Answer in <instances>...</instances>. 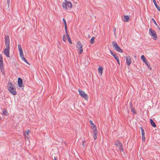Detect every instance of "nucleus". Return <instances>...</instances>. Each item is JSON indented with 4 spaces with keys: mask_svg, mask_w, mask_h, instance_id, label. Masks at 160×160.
Instances as JSON below:
<instances>
[{
    "mask_svg": "<svg viewBox=\"0 0 160 160\" xmlns=\"http://www.w3.org/2000/svg\"><path fill=\"white\" fill-rule=\"evenodd\" d=\"M122 18L123 21L126 22H128L130 19V18L127 15L124 16L123 18L122 17Z\"/></svg>",
    "mask_w": 160,
    "mask_h": 160,
    "instance_id": "nucleus-14",
    "label": "nucleus"
},
{
    "mask_svg": "<svg viewBox=\"0 0 160 160\" xmlns=\"http://www.w3.org/2000/svg\"><path fill=\"white\" fill-rule=\"evenodd\" d=\"M4 53L8 57H9V49L5 48L4 50Z\"/></svg>",
    "mask_w": 160,
    "mask_h": 160,
    "instance_id": "nucleus-10",
    "label": "nucleus"
},
{
    "mask_svg": "<svg viewBox=\"0 0 160 160\" xmlns=\"http://www.w3.org/2000/svg\"><path fill=\"white\" fill-rule=\"evenodd\" d=\"M141 59L143 61V62L145 61L146 60L145 56L143 55H142L141 56Z\"/></svg>",
    "mask_w": 160,
    "mask_h": 160,
    "instance_id": "nucleus-22",
    "label": "nucleus"
},
{
    "mask_svg": "<svg viewBox=\"0 0 160 160\" xmlns=\"http://www.w3.org/2000/svg\"><path fill=\"white\" fill-rule=\"evenodd\" d=\"M150 122L151 124L152 127H153L154 128H155L156 127V124L153 121V120L152 119H150Z\"/></svg>",
    "mask_w": 160,
    "mask_h": 160,
    "instance_id": "nucleus-18",
    "label": "nucleus"
},
{
    "mask_svg": "<svg viewBox=\"0 0 160 160\" xmlns=\"http://www.w3.org/2000/svg\"><path fill=\"white\" fill-rule=\"evenodd\" d=\"M65 37V36L64 35V36H63V40H64Z\"/></svg>",
    "mask_w": 160,
    "mask_h": 160,
    "instance_id": "nucleus-44",
    "label": "nucleus"
},
{
    "mask_svg": "<svg viewBox=\"0 0 160 160\" xmlns=\"http://www.w3.org/2000/svg\"><path fill=\"white\" fill-rule=\"evenodd\" d=\"M18 84L19 86L21 87L22 86V80L21 78H19L18 79Z\"/></svg>",
    "mask_w": 160,
    "mask_h": 160,
    "instance_id": "nucleus-13",
    "label": "nucleus"
},
{
    "mask_svg": "<svg viewBox=\"0 0 160 160\" xmlns=\"http://www.w3.org/2000/svg\"><path fill=\"white\" fill-rule=\"evenodd\" d=\"M158 27V29L159 30H160V28L159 27V26H157Z\"/></svg>",
    "mask_w": 160,
    "mask_h": 160,
    "instance_id": "nucleus-45",
    "label": "nucleus"
},
{
    "mask_svg": "<svg viewBox=\"0 0 160 160\" xmlns=\"http://www.w3.org/2000/svg\"><path fill=\"white\" fill-rule=\"evenodd\" d=\"M2 114L5 116H7L8 114V111L6 109H4L3 110Z\"/></svg>",
    "mask_w": 160,
    "mask_h": 160,
    "instance_id": "nucleus-19",
    "label": "nucleus"
},
{
    "mask_svg": "<svg viewBox=\"0 0 160 160\" xmlns=\"http://www.w3.org/2000/svg\"><path fill=\"white\" fill-rule=\"evenodd\" d=\"M152 20L153 22V23H154V24L157 26H158V25L157 24L155 20L153 18H152Z\"/></svg>",
    "mask_w": 160,
    "mask_h": 160,
    "instance_id": "nucleus-28",
    "label": "nucleus"
},
{
    "mask_svg": "<svg viewBox=\"0 0 160 160\" xmlns=\"http://www.w3.org/2000/svg\"><path fill=\"white\" fill-rule=\"evenodd\" d=\"M5 40H9V37L8 36H5Z\"/></svg>",
    "mask_w": 160,
    "mask_h": 160,
    "instance_id": "nucleus-30",
    "label": "nucleus"
},
{
    "mask_svg": "<svg viewBox=\"0 0 160 160\" xmlns=\"http://www.w3.org/2000/svg\"><path fill=\"white\" fill-rule=\"evenodd\" d=\"M18 48L19 51H22V48L20 44H18Z\"/></svg>",
    "mask_w": 160,
    "mask_h": 160,
    "instance_id": "nucleus-24",
    "label": "nucleus"
},
{
    "mask_svg": "<svg viewBox=\"0 0 160 160\" xmlns=\"http://www.w3.org/2000/svg\"><path fill=\"white\" fill-rule=\"evenodd\" d=\"M3 63L2 60V57L1 54H0V69L1 72L3 70Z\"/></svg>",
    "mask_w": 160,
    "mask_h": 160,
    "instance_id": "nucleus-7",
    "label": "nucleus"
},
{
    "mask_svg": "<svg viewBox=\"0 0 160 160\" xmlns=\"http://www.w3.org/2000/svg\"><path fill=\"white\" fill-rule=\"evenodd\" d=\"M54 160H57V158L55 157H54Z\"/></svg>",
    "mask_w": 160,
    "mask_h": 160,
    "instance_id": "nucleus-43",
    "label": "nucleus"
},
{
    "mask_svg": "<svg viewBox=\"0 0 160 160\" xmlns=\"http://www.w3.org/2000/svg\"><path fill=\"white\" fill-rule=\"evenodd\" d=\"M19 53L20 57L22 58L23 56H24L23 54V51H19Z\"/></svg>",
    "mask_w": 160,
    "mask_h": 160,
    "instance_id": "nucleus-25",
    "label": "nucleus"
},
{
    "mask_svg": "<svg viewBox=\"0 0 160 160\" xmlns=\"http://www.w3.org/2000/svg\"><path fill=\"white\" fill-rule=\"evenodd\" d=\"M153 2L156 8L159 11H160V7L157 4V3L156 2L155 0H153Z\"/></svg>",
    "mask_w": 160,
    "mask_h": 160,
    "instance_id": "nucleus-15",
    "label": "nucleus"
},
{
    "mask_svg": "<svg viewBox=\"0 0 160 160\" xmlns=\"http://www.w3.org/2000/svg\"><path fill=\"white\" fill-rule=\"evenodd\" d=\"M116 61L118 62V63L119 65H120V62H119V58H117V59H116Z\"/></svg>",
    "mask_w": 160,
    "mask_h": 160,
    "instance_id": "nucleus-34",
    "label": "nucleus"
},
{
    "mask_svg": "<svg viewBox=\"0 0 160 160\" xmlns=\"http://www.w3.org/2000/svg\"><path fill=\"white\" fill-rule=\"evenodd\" d=\"M72 6V3L66 0H65L64 2L62 3V7L65 10L71 8Z\"/></svg>",
    "mask_w": 160,
    "mask_h": 160,
    "instance_id": "nucleus-2",
    "label": "nucleus"
},
{
    "mask_svg": "<svg viewBox=\"0 0 160 160\" xmlns=\"http://www.w3.org/2000/svg\"><path fill=\"white\" fill-rule=\"evenodd\" d=\"M68 41L70 43V44L72 43V41Z\"/></svg>",
    "mask_w": 160,
    "mask_h": 160,
    "instance_id": "nucleus-41",
    "label": "nucleus"
},
{
    "mask_svg": "<svg viewBox=\"0 0 160 160\" xmlns=\"http://www.w3.org/2000/svg\"><path fill=\"white\" fill-rule=\"evenodd\" d=\"M30 130H28L26 131L25 132H23V135L25 138H28L29 133L30 132Z\"/></svg>",
    "mask_w": 160,
    "mask_h": 160,
    "instance_id": "nucleus-11",
    "label": "nucleus"
},
{
    "mask_svg": "<svg viewBox=\"0 0 160 160\" xmlns=\"http://www.w3.org/2000/svg\"><path fill=\"white\" fill-rule=\"evenodd\" d=\"M115 144L117 146H118V147H121L122 148V150H123V148L122 147V145L121 144V142L120 141H117L116 142H115Z\"/></svg>",
    "mask_w": 160,
    "mask_h": 160,
    "instance_id": "nucleus-12",
    "label": "nucleus"
},
{
    "mask_svg": "<svg viewBox=\"0 0 160 160\" xmlns=\"http://www.w3.org/2000/svg\"><path fill=\"white\" fill-rule=\"evenodd\" d=\"M94 42V41H90V43L91 44H93Z\"/></svg>",
    "mask_w": 160,
    "mask_h": 160,
    "instance_id": "nucleus-37",
    "label": "nucleus"
},
{
    "mask_svg": "<svg viewBox=\"0 0 160 160\" xmlns=\"http://www.w3.org/2000/svg\"><path fill=\"white\" fill-rule=\"evenodd\" d=\"M110 51L111 55L114 57L115 59H117V58H118V57L117 55L114 53L111 50H110Z\"/></svg>",
    "mask_w": 160,
    "mask_h": 160,
    "instance_id": "nucleus-17",
    "label": "nucleus"
},
{
    "mask_svg": "<svg viewBox=\"0 0 160 160\" xmlns=\"http://www.w3.org/2000/svg\"><path fill=\"white\" fill-rule=\"evenodd\" d=\"M92 132L93 134V137L95 139H96L97 138V135H98V130L97 128L92 129Z\"/></svg>",
    "mask_w": 160,
    "mask_h": 160,
    "instance_id": "nucleus-8",
    "label": "nucleus"
},
{
    "mask_svg": "<svg viewBox=\"0 0 160 160\" xmlns=\"http://www.w3.org/2000/svg\"><path fill=\"white\" fill-rule=\"evenodd\" d=\"M140 129L141 131V133H142V135H145V133L144 132V130L143 128L142 127H140Z\"/></svg>",
    "mask_w": 160,
    "mask_h": 160,
    "instance_id": "nucleus-23",
    "label": "nucleus"
},
{
    "mask_svg": "<svg viewBox=\"0 0 160 160\" xmlns=\"http://www.w3.org/2000/svg\"><path fill=\"white\" fill-rule=\"evenodd\" d=\"M7 3H8V6L9 7V3L10 2V0H7Z\"/></svg>",
    "mask_w": 160,
    "mask_h": 160,
    "instance_id": "nucleus-36",
    "label": "nucleus"
},
{
    "mask_svg": "<svg viewBox=\"0 0 160 160\" xmlns=\"http://www.w3.org/2000/svg\"><path fill=\"white\" fill-rule=\"evenodd\" d=\"M126 60L127 65L128 66H129L131 63V60L130 57L128 56L126 57Z\"/></svg>",
    "mask_w": 160,
    "mask_h": 160,
    "instance_id": "nucleus-9",
    "label": "nucleus"
},
{
    "mask_svg": "<svg viewBox=\"0 0 160 160\" xmlns=\"http://www.w3.org/2000/svg\"><path fill=\"white\" fill-rule=\"evenodd\" d=\"M116 31V28L115 27H114L113 28V31H114V34L115 35V36L116 35V32H115Z\"/></svg>",
    "mask_w": 160,
    "mask_h": 160,
    "instance_id": "nucleus-33",
    "label": "nucleus"
},
{
    "mask_svg": "<svg viewBox=\"0 0 160 160\" xmlns=\"http://www.w3.org/2000/svg\"><path fill=\"white\" fill-rule=\"evenodd\" d=\"M76 47L79 51L78 54L79 55L81 54L83 52V49H82V45L80 41L78 42L76 44Z\"/></svg>",
    "mask_w": 160,
    "mask_h": 160,
    "instance_id": "nucleus-3",
    "label": "nucleus"
},
{
    "mask_svg": "<svg viewBox=\"0 0 160 160\" xmlns=\"http://www.w3.org/2000/svg\"><path fill=\"white\" fill-rule=\"evenodd\" d=\"M142 141L144 142L145 140V135H142Z\"/></svg>",
    "mask_w": 160,
    "mask_h": 160,
    "instance_id": "nucleus-31",
    "label": "nucleus"
},
{
    "mask_svg": "<svg viewBox=\"0 0 160 160\" xmlns=\"http://www.w3.org/2000/svg\"><path fill=\"white\" fill-rule=\"evenodd\" d=\"M149 68H149V66L150 65V64H148V65H146Z\"/></svg>",
    "mask_w": 160,
    "mask_h": 160,
    "instance_id": "nucleus-42",
    "label": "nucleus"
},
{
    "mask_svg": "<svg viewBox=\"0 0 160 160\" xmlns=\"http://www.w3.org/2000/svg\"><path fill=\"white\" fill-rule=\"evenodd\" d=\"M85 142V141H82V145H83V146H84V142Z\"/></svg>",
    "mask_w": 160,
    "mask_h": 160,
    "instance_id": "nucleus-40",
    "label": "nucleus"
},
{
    "mask_svg": "<svg viewBox=\"0 0 160 160\" xmlns=\"http://www.w3.org/2000/svg\"><path fill=\"white\" fill-rule=\"evenodd\" d=\"M131 112L134 114L136 113V111L135 109L132 108H131Z\"/></svg>",
    "mask_w": 160,
    "mask_h": 160,
    "instance_id": "nucleus-26",
    "label": "nucleus"
},
{
    "mask_svg": "<svg viewBox=\"0 0 160 160\" xmlns=\"http://www.w3.org/2000/svg\"><path fill=\"white\" fill-rule=\"evenodd\" d=\"M146 65H148V62L147 61V60H146L144 62Z\"/></svg>",
    "mask_w": 160,
    "mask_h": 160,
    "instance_id": "nucleus-39",
    "label": "nucleus"
},
{
    "mask_svg": "<svg viewBox=\"0 0 160 160\" xmlns=\"http://www.w3.org/2000/svg\"><path fill=\"white\" fill-rule=\"evenodd\" d=\"M10 41H5V44L6 45V48H7L9 49L10 48Z\"/></svg>",
    "mask_w": 160,
    "mask_h": 160,
    "instance_id": "nucleus-16",
    "label": "nucleus"
},
{
    "mask_svg": "<svg viewBox=\"0 0 160 160\" xmlns=\"http://www.w3.org/2000/svg\"><path fill=\"white\" fill-rule=\"evenodd\" d=\"M78 92L80 96L83 97L84 99L87 100H88V96L83 91L79 89L78 90Z\"/></svg>",
    "mask_w": 160,
    "mask_h": 160,
    "instance_id": "nucleus-5",
    "label": "nucleus"
},
{
    "mask_svg": "<svg viewBox=\"0 0 160 160\" xmlns=\"http://www.w3.org/2000/svg\"><path fill=\"white\" fill-rule=\"evenodd\" d=\"M112 44L113 46V48L115 50L120 52H122V50L121 49L116 42L113 41Z\"/></svg>",
    "mask_w": 160,
    "mask_h": 160,
    "instance_id": "nucleus-6",
    "label": "nucleus"
},
{
    "mask_svg": "<svg viewBox=\"0 0 160 160\" xmlns=\"http://www.w3.org/2000/svg\"><path fill=\"white\" fill-rule=\"evenodd\" d=\"M149 33L153 39L156 40L157 39L158 37L156 32L154 30H152L151 28L149 29Z\"/></svg>",
    "mask_w": 160,
    "mask_h": 160,
    "instance_id": "nucleus-4",
    "label": "nucleus"
},
{
    "mask_svg": "<svg viewBox=\"0 0 160 160\" xmlns=\"http://www.w3.org/2000/svg\"><path fill=\"white\" fill-rule=\"evenodd\" d=\"M95 39V37L93 36L91 38L90 40H94Z\"/></svg>",
    "mask_w": 160,
    "mask_h": 160,
    "instance_id": "nucleus-38",
    "label": "nucleus"
},
{
    "mask_svg": "<svg viewBox=\"0 0 160 160\" xmlns=\"http://www.w3.org/2000/svg\"><path fill=\"white\" fill-rule=\"evenodd\" d=\"M66 37L67 38V40H71L70 37L69 36L68 34H67L66 35Z\"/></svg>",
    "mask_w": 160,
    "mask_h": 160,
    "instance_id": "nucleus-32",
    "label": "nucleus"
},
{
    "mask_svg": "<svg viewBox=\"0 0 160 160\" xmlns=\"http://www.w3.org/2000/svg\"><path fill=\"white\" fill-rule=\"evenodd\" d=\"M91 128L92 129H93L96 128V126L94 124H93V125H91Z\"/></svg>",
    "mask_w": 160,
    "mask_h": 160,
    "instance_id": "nucleus-29",
    "label": "nucleus"
},
{
    "mask_svg": "<svg viewBox=\"0 0 160 160\" xmlns=\"http://www.w3.org/2000/svg\"><path fill=\"white\" fill-rule=\"evenodd\" d=\"M103 68L102 67H99L98 68V71L99 73H100L101 74H102L103 72Z\"/></svg>",
    "mask_w": 160,
    "mask_h": 160,
    "instance_id": "nucleus-20",
    "label": "nucleus"
},
{
    "mask_svg": "<svg viewBox=\"0 0 160 160\" xmlns=\"http://www.w3.org/2000/svg\"><path fill=\"white\" fill-rule=\"evenodd\" d=\"M62 21L64 23V26H65V29L66 31L67 29V24L66 20L64 18H63Z\"/></svg>",
    "mask_w": 160,
    "mask_h": 160,
    "instance_id": "nucleus-21",
    "label": "nucleus"
},
{
    "mask_svg": "<svg viewBox=\"0 0 160 160\" xmlns=\"http://www.w3.org/2000/svg\"><path fill=\"white\" fill-rule=\"evenodd\" d=\"M89 123L91 124V125H93L94 123L91 120L89 121Z\"/></svg>",
    "mask_w": 160,
    "mask_h": 160,
    "instance_id": "nucleus-35",
    "label": "nucleus"
},
{
    "mask_svg": "<svg viewBox=\"0 0 160 160\" xmlns=\"http://www.w3.org/2000/svg\"><path fill=\"white\" fill-rule=\"evenodd\" d=\"M22 60H23L24 61H25L28 64V62L26 60V59L24 57V56H23L22 58Z\"/></svg>",
    "mask_w": 160,
    "mask_h": 160,
    "instance_id": "nucleus-27",
    "label": "nucleus"
},
{
    "mask_svg": "<svg viewBox=\"0 0 160 160\" xmlns=\"http://www.w3.org/2000/svg\"><path fill=\"white\" fill-rule=\"evenodd\" d=\"M8 89L11 93L13 95H16L17 92L16 88L13 84L11 82H8L7 85Z\"/></svg>",
    "mask_w": 160,
    "mask_h": 160,
    "instance_id": "nucleus-1",
    "label": "nucleus"
}]
</instances>
